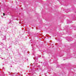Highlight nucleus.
Listing matches in <instances>:
<instances>
[{"label": "nucleus", "instance_id": "f257e3e1", "mask_svg": "<svg viewBox=\"0 0 76 76\" xmlns=\"http://www.w3.org/2000/svg\"><path fill=\"white\" fill-rule=\"evenodd\" d=\"M4 15H5V14H4V13H3V16H4Z\"/></svg>", "mask_w": 76, "mask_h": 76}, {"label": "nucleus", "instance_id": "f03ea898", "mask_svg": "<svg viewBox=\"0 0 76 76\" xmlns=\"http://www.w3.org/2000/svg\"><path fill=\"white\" fill-rule=\"evenodd\" d=\"M2 59H3V58H2Z\"/></svg>", "mask_w": 76, "mask_h": 76}]
</instances>
